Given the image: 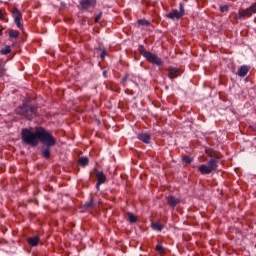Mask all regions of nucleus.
Returning <instances> with one entry per match:
<instances>
[{"label":"nucleus","mask_w":256,"mask_h":256,"mask_svg":"<svg viewBox=\"0 0 256 256\" xmlns=\"http://www.w3.org/2000/svg\"><path fill=\"white\" fill-rule=\"evenodd\" d=\"M3 35V32L0 30V37Z\"/></svg>","instance_id":"obj_34"},{"label":"nucleus","mask_w":256,"mask_h":256,"mask_svg":"<svg viewBox=\"0 0 256 256\" xmlns=\"http://www.w3.org/2000/svg\"><path fill=\"white\" fill-rule=\"evenodd\" d=\"M256 13V3H253L246 9H240L238 12V19H245L246 17H252Z\"/></svg>","instance_id":"obj_4"},{"label":"nucleus","mask_w":256,"mask_h":256,"mask_svg":"<svg viewBox=\"0 0 256 256\" xmlns=\"http://www.w3.org/2000/svg\"><path fill=\"white\" fill-rule=\"evenodd\" d=\"M11 13L14 17V22L16 23V27H18V29H21L23 27V25L21 24V21L23 20V14L17 8H13L11 10Z\"/></svg>","instance_id":"obj_6"},{"label":"nucleus","mask_w":256,"mask_h":256,"mask_svg":"<svg viewBox=\"0 0 256 256\" xmlns=\"http://www.w3.org/2000/svg\"><path fill=\"white\" fill-rule=\"evenodd\" d=\"M208 155L209 157H211L210 160L208 161V168H210V170H212L213 173V171H217V169H219V159H221V157L217 155L213 156L209 153Z\"/></svg>","instance_id":"obj_7"},{"label":"nucleus","mask_w":256,"mask_h":256,"mask_svg":"<svg viewBox=\"0 0 256 256\" xmlns=\"http://www.w3.org/2000/svg\"><path fill=\"white\" fill-rule=\"evenodd\" d=\"M27 243L30 244L31 247H37V245H39V236L27 238Z\"/></svg>","instance_id":"obj_14"},{"label":"nucleus","mask_w":256,"mask_h":256,"mask_svg":"<svg viewBox=\"0 0 256 256\" xmlns=\"http://www.w3.org/2000/svg\"><path fill=\"white\" fill-rule=\"evenodd\" d=\"M10 39H17L19 37V31L17 30H9Z\"/></svg>","instance_id":"obj_21"},{"label":"nucleus","mask_w":256,"mask_h":256,"mask_svg":"<svg viewBox=\"0 0 256 256\" xmlns=\"http://www.w3.org/2000/svg\"><path fill=\"white\" fill-rule=\"evenodd\" d=\"M182 161H183V163H186L187 165H191V163H193V159H191V157L187 156V155L182 158Z\"/></svg>","instance_id":"obj_24"},{"label":"nucleus","mask_w":256,"mask_h":256,"mask_svg":"<svg viewBox=\"0 0 256 256\" xmlns=\"http://www.w3.org/2000/svg\"><path fill=\"white\" fill-rule=\"evenodd\" d=\"M107 73H108L107 70H104L103 71V77L107 78Z\"/></svg>","instance_id":"obj_33"},{"label":"nucleus","mask_w":256,"mask_h":256,"mask_svg":"<svg viewBox=\"0 0 256 256\" xmlns=\"http://www.w3.org/2000/svg\"><path fill=\"white\" fill-rule=\"evenodd\" d=\"M93 205H95V203L93 202V199H90L89 202H86L83 205V209H92Z\"/></svg>","instance_id":"obj_23"},{"label":"nucleus","mask_w":256,"mask_h":256,"mask_svg":"<svg viewBox=\"0 0 256 256\" xmlns=\"http://www.w3.org/2000/svg\"><path fill=\"white\" fill-rule=\"evenodd\" d=\"M11 53V46L6 45L4 48L0 50L1 55H9Z\"/></svg>","instance_id":"obj_20"},{"label":"nucleus","mask_w":256,"mask_h":256,"mask_svg":"<svg viewBox=\"0 0 256 256\" xmlns=\"http://www.w3.org/2000/svg\"><path fill=\"white\" fill-rule=\"evenodd\" d=\"M127 82V76H125L124 78H122V85L125 87V83Z\"/></svg>","instance_id":"obj_31"},{"label":"nucleus","mask_w":256,"mask_h":256,"mask_svg":"<svg viewBox=\"0 0 256 256\" xmlns=\"http://www.w3.org/2000/svg\"><path fill=\"white\" fill-rule=\"evenodd\" d=\"M37 109L38 107L36 105L25 102L20 107L16 108V113L21 117H25L28 121H33V119L37 117Z\"/></svg>","instance_id":"obj_2"},{"label":"nucleus","mask_w":256,"mask_h":256,"mask_svg":"<svg viewBox=\"0 0 256 256\" xmlns=\"http://www.w3.org/2000/svg\"><path fill=\"white\" fill-rule=\"evenodd\" d=\"M127 216L129 219V223H137V216H135V214H133V212H128Z\"/></svg>","instance_id":"obj_19"},{"label":"nucleus","mask_w":256,"mask_h":256,"mask_svg":"<svg viewBox=\"0 0 256 256\" xmlns=\"http://www.w3.org/2000/svg\"><path fill=\"white\" fill-rule=\"evenodd\" d=\"M152 229L154 231H163V224L159 223V222H152Z\"/></svg>","instance_id":"obj_17"},{"label":"nucleus","mask_w":256,"mask_h":256,"mask_svg":"<svg viewBox=\"0 0 256 256\" xmlns=\"http://www.w3.org/2000/svg\"><path fill=\"white\" fill-rule=\"evenodd\" d=\"M0 21H5V13H3V10H0Z\"/></svg>","instance_id":"obj_30"},{"label":"nucleus","mask_w":256,"mask_h":256,"mask_svg":"<svg viewBox=\"0 0 256 256\" xmlns=\"http://www.w3.org/2000/svg\"><path fill=\"white\" fill-rule=\"evenodd\" d=\"M144 59H146L148 63L156 65V67H163V60H161V58H159L157 54L149 52L148 54H146V57Z\"/></svg>","instance_id":"obj_5"},{"label":"nucleus","mask_w":256,"mask_h":256,"mask_svg":"<svg viewBox=\"0 0 256 256\" xmlns=\"http://www.w3.org/2000/svg\"><path fill=\"white\" fill-rule=\"evenodd\" d=\"M139 53L145 58L147 55H149V51L145 50V46L139 45L138 46Z\"/></svg>","instance_id":"obj_18"},{"label":"nucleus","mask_w":256,"mask_h":256,"mask_svg":"<svg viewBox=\"0 0 256 256\" xmlns=\"http://www.w3.org/2000/svg\"><path fill=\"white\" fill-rule=\"evenodd\" d=\"M156 251H157V253H159V255H163V254H165V247H163V245H161V244H158L156 246Z\"/></svg>","instance_id":"obj_22"},{"label":"nucleus","mask_w":256,"mask_h":256,"mask_svg":"<svg viewBox=\"0 0 256 256\" xmlns=\"http://www.w3.org/2000/svg\"><path fill=\"white\" fill-rule=\"evenodd\" d=\"M167 203L171 209H175L181 203V199L176 198L175 196H168L167 197Z\"/></svg>","instance_id":"obj_8"},{"label":"nucleus","mask_w":256,"mask_h":256,"mask_svg":"<svg viewBox=\"0 0 256 256\" xmlns=\"http://www.w3.org/2000/svg\"><path fill=\"white\" fill-rule=\"evenodd\" d=\"M101 185H103V184H99V182L96 183V189H97V191H99V190L101 189Z\"/></svg>","instance_id":"obj_32"},{"label":"nucleus","mask_w":256,"mask_h":256,"mask_svg":"<svg viewBox=\"0 0 256 256\" xmlns=\"http://www.w3.org/2000/svg\"><path fill=\"white\" fill-rule=\"evenodd\" d=\"M5 71V66H3V64H0V77H4Z\"/></svg>","instance_id":"obj_27"},{"label":"nucleus","mask_w":256,"mask_h":256,"mask_svg":"<svg viewBox=\"0 0 256 256\" xmlns=\"http://www.w3.org/2000/svg\"><path fill=\"white\" fill-rule=\"evenodd\" d=\"M105 57H107V52L105 50H102L101 54H100V58L103 61L105 59Z\"/></svg>","instance_id":"obj_29"},{"label":"nucleus","mask_w":256,"mask_h":256,"mask_svg":"<svg viewBox=\"0 0 256 256\" xmlns=\"http://www.w3.org/2000/svg\"><path fill=\"white\" fill-rule=\"evenodd\" d=\"M198 171L201 173V175H211L212 170L208 165L202 164L198 167Z\"/></svg>","instance_id":"obj_13"},{"label":"nucleus","mask_w":256,"mask_h":256,"mask_svg":"<svg viewBox=\"0 0 256 256\" xmlns=\"http://www.w3.org/2000/svg\"><path fill=\"white\" fill-rule=\"evenodd\" d=\"M221 13H228L229 12V5H222L220 6Z\"/></svg>","instance_id":"obj_26"},{"label":"nucleus","mask_w":256,"mask_h":256,"mask_svg":"<svg viewBox=\"0 0 256 256\" xmlns=\"http://www.w3.org/2000/svg\"><path fill=\"white\" fill-rule=\"evenodd\" d=\"M21 140L24 145L30 147H37L39 142L42 143L44 146L41 148V155L44 159L51 157V147L57 145V140L53 134L43 127H36L34 132L31 129L23 128L21 130Z\"/></svg>","instance_id":"obj_1"},{"label":"nucleus","mask_w":256,"mask_h":256,"mask_svg":"<svg viewBox=\"0 0 256 256\" xmlns=\"http://www.w3.org/2000/svg\"><path fill=\"white\" fill-rule=\"evenodd\" d=\"M78 163L79 165H81V167H87V165H89V158L88 157H80L78 159Z\"/></svg>","instance_id":"obj_16"},{"label":"nucleus","mask_w":256,"mask_h":256,"mask_svg":"<svg viewBox=\"0 0 256 256\" xmlns=\"http://www.w3.org/2000/svg\"><path fill=\"white\" fill-rule=\"evenodd\" d=\"M179 9L180 10L174 9L166 14V18L171 19L172 21L175 19H181L183 15H185V4L183 2L179 4Z\"/></svg>","instance_id":"obj_3"},{"label":"nucleus","mask_w":256,"mask_h":256,"mask_svg":"<svg viewBox=\"0 0 256 256\" xmlns=\"http://www.w3.org/2000/svg\"><path fill=\"white\" fill-rule=\"evenodd\" d=\"M94 173L96 174V177L98 179L99 184H104L107 181V178L105 177V173L103 171H99V169L94 168Z\"/></svg>","instance_id":"obj_10"},{"label":"nucleus","mask_w":256,"mask_h":256,"mask_svg":"<svg viewBox=\"0 0 256 256\" xmlns=\"http://www.w3.org/2000/svg\"><path fill=\"white\" fill-rule=\"evenodd\" d=\"M247 73H249V68L247 66H241L238 69L237 75L238 77H247Z\"/></svg>","instance_id":"obj_15"},{"label":"nucleus","mask_w":256,"mask_h":256,"mask_svg":"<svg viewBox=\"0 0 256 256\" xmlns=\"http://www.w3.org/2000/svg\"><path fill=\"white\" fill-rule=\"evenodd\" d=\"M137 139H139V141H142V143H145L146 145H149V143H151V135L147 133L138 134Z\"/></svg>","instance_id":"obj_11"},{"label":"nucleus","mask_w":256,"mask_h":256,"mask_svg":"<svg viewBox=\"0 0 256 256\" xmlns=\"http://www.w3.org/2000/svg\"><path fill=\"white\" fill-rule=\"evenodd\" d=\"M168 77L169 79H177V77H181V70H179V68H169Z\"/></svg>","instance_id":"obj_9"},{"label":"nucleus","mask_w":256,"mask_h":256,"mask_svg":"<svg viewBox=\"0 0 256 256\" xmlns=\"http://www.w3.org/2000/svg\"><path fill=\"white\" fill-rule=\"evenodd\" d=\"M138 25H142L144 27H148V25H151V23L148 20L140 19V20H138Z\"/></svg>","instance_id":"obj_25"},{"label":"nucleus","mask_w":256,"mask_h":256,"mask_svg":"<svg viewBox=\"0 0 256 256\" xmlns=\"http://www.w3.org/2000/svg\"><path fill=\"white\" fill-rule=\"evenodd\" d=\"M101 17H103V13L100 12L96 17H95V23H99V21L101 20Z\"/></svg>","instance_id":"obj_28"},{"label":"nucleus","mask_w":256,"mask_h":256,"mask_svg":"<svg viewBox=\"0 0 256 256\" xmlns=\"http://www.w3.org/2000/svg\"><path fill=\"white\" fill-rule=\"evenodd\" d=\"M97 3V0H81L80 6L82 9H89V7H93Z\"/></svg>","instance_id":"obj_12"}]
</instances>
